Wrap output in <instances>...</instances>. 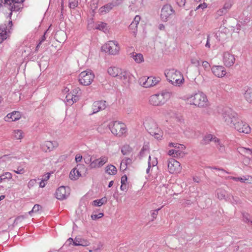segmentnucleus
Listing matches in <instances>:
<instances>
[{"label": "nucleus", "instance_id": "3c124183", "mask_svg": "<svg viewBox=\"0 0 252 252\" xmlns=\"http://www.w3.org/2000/svg\"><path fill=\"white\" fill-rule=\"evenodd\" d=\"M72 96H73V94H68L66 96V101L68 103L69 105H70V102L72 100Z\"/></svg>", "mask_w": 252, "mask_h": 252}, {"label": "nucleus", "instance_id": "4468645a", "mask_svg": "<svg viewBox=\"0 0 252 252\" xmlns=\"http://www.w3.org/2000/svg\"><path fill=\"white\" fill-rule=\"evenodd\" d=\"M58 146L56 141H46L41 145V150L45 152H50Z\"/></svg>", "mask_w": 252, "mask_h": 252}, {"label": "nucleus", "instance_id": "a18cd8bd", "mask_svg": "<svg viewBox=\"0 0 252 252\" xmlns=\"http://www.w3.org/2000/svg\"><path fill=\"white\" fill-rule=\"evenodd\" d=\"M137 25L136 24H135L133 22H132L131 24L129 26V29L131 30H133L132 32L134 34L137 32Z\"/></svg>", "mask_w": 252, "mask_h": 252}, {"label": "nucleus", "instance_id": "c03bdc74", "mask_svg": "<svg viewBox=\"0 0 252 252\" xmlns=\"http://www.w3.org/2000/svg\"><path fill=\"white\" fill-rule=\"evenodd\" d=\"M243 221L246 223H251V221H252L250 219V215L248 213H243Z\"/></svg>", "mask_w": 252, "mask_h": 252}, {"label": "nucleus", "instance_id": "c756f323", "mask_svg": "<svg viewBox=\"0 0 252 252\" xmlns=\"http://www.w3.org/2000/svg\"><path fill=\"white\" fill-rule=\"evenodd\" d=\"M7 27H0V43L7 38Z\"/></svg>", "mask_w": 252, "mask_h": 252}, {"label": "nucleus", "instance_id": "393cba45", "mask_svg": "<svg viewBox=\"0 0 252 252\" xmlns=\"http://www.w3.org/2000/svg\"><path fill=\"white\" fill-rule=\"evenodd\" d=\"M130 56L137 63H139L144 61V58L142 54L132 52L130 54Z\"/></svg>", "mask_w": 252, "mask_h": 252}, {"label": "nucleus", "instance_id": "a211bd4d", "mask_svg": "<svg viewBox=\"0 0 252 252\" xmlns=\"http://www.w3.org/2000/svg\"><path fill=\"white\" fill-rule=\"evenodd\" d=\"M211 69L213 73L218 77H222L226 74L224 67L221 65H214Z\"/></svg>", "mask_w": 252, "mask_h": 252}, {"label": "nucleus", "instance_id": "6e6552de", "mask_svg": "<svg viewBox=\"0 0 252 252\" xmlns=\"http://www.w3.org/2000/svg\"><path fill=\"white\" fill-rule=\"evenodd\" d=\"M165 96H169V93L166 92L152 95L149 98V102L154 106L161 105L165 103Z\"/></svg>", "mask_w": 252, "mask_h": 252}, {"label": "nucleus", "instance_id": "338daca9", "mask_svg": "<svg viewBox=\"0 0 252 252\" xmlns=\"http://www.w3.org/2000/svg\"><path fill=\"white\" fill-rule=\"evenodd\" d=\"M127 178L126 175H123L121 177V184H126V183L127 182Z\"/></svg>", "mask_w": 252, "mask_h": 252}, {"label": "nucleus", "instance_id": "f3484780", "mask_svg": "<svg viewBox=\"0 0 252 252\" xmlns=\"http://www.w3.org/2000/svg\"><path fill=\"white\" fill-rule=\"evenodd\" d=\"M122 0H114L111 2L107 3L104 5L103 6L100 8V12L101 13H106L109 12L112 8L116 6L119 5L121 2L119 1H122Z\"/></svg>", "mask_w": 252, "mask_h": 252}, {"label": "nucleus", "instance_id": "5fc2aeb1", "mask_svg": "<svg viewBox=\"0 0 252 252\" xmlns=\"http://www.w3.org/2000/svg\"><path fill=\"white\" fill-rule=\"evenodd\" d=\"M80 94H74L72 96V100L70 102V105H72L73 103L77 102L79 100V96Z\"/></svg>", "mask_w": 252, "mask_h": 252}, {"label": "nucleus", "instance_id": "6ab92c4d", "mask_svg": "<svg viewBox=\"0 0 252 252\" xmlns=\"http://www.w3.org/2000/svg\"><path fill=\"white\" fill-rule=\"evenodd\" d=\"M106 107L105 101H95L93 105V113H95L99 111L104 110Z\"/></svg>", "mask_w": 252, "mask_h": 252}, {"label": "nucleus", "instance_id": "ea45409f", "mask_svg": "<svg viewBox=\"0 0 252 252\" xmlns=\"http://www.w3.org/2000/svg\"><path fill=\"white\" fill-rule=\"evenodd\" d=\"M69 6L70 8L74 9L78 5V1L76 0H69Z\"/></svg>", "mask_w": 252, "mask_h": 252}, {"label": "nucleus", "instance_id": "bb28decb", "mask_svg": "<svg viewBox=\"0 0 252 252\" xmlns=\"http://www.w3.org/2000/svg\"><path fill=\"white\" fill-rule=\"evenodd\" d=\"M214 141L215 142H219V139L213 136L212 134H208L205 136L203 139V144H208L210 141Z\"/></svg>", "mask_w": 252, "mask_h": 252}, {"label": "nucleus", "instance_id": "a878e982", "mask_svg": "<svg viewBox=\"0 0 252 252\" xmlns=\"http://www.w3.org/2000/svg\"><path fill=\"white\" fill-rule=\"evenodd\" d=\"M84 166L83 164H78L75 168L71 170L69 174V178L71 180H76L78 179V175H76V170L78 169V167L83 168Z\"/></svg>", "mask_w": 252, "mask_h": 252}, {"label": "nucleus", "instance_id": "a19ab883", "mask_svg": "<svg viewBox=\"0 0 252 252\" xmlns=\"http://www.w3.org/2000/svg\"><path fill=\"white\" fill-rule=\"evenodd\" d=\"M190 62L191 64H193L195 66H198L200 65V62L198 58L192 57L190 59Z\"/></svg>", "mask_w": 252, "mask_h": 252}, {"label": "nucleus", "instance_id": "c9c22d12", "mask_svg": "<svg viewBox=\"0 0 252 252\" xmlns=\"http://www.w3.org/2000/svg\"><path fill=\"white\" fill-rule=\"evenodd\" d=\"M245 97L249 102H252V89L249 88L245 93Z\"/></svg>", "mask_w": 252, "mask_h": 252}, {"label": "nucleus", "instance_id": "f704fd0d", "mask_svg": "<svg viewBox=\"0 0 252 252\" xmlns=\"http://www.w3.org/2000/svg\"><path fill=\"white\" fill-rule=\"evenodd\" d=\"M182 153V149H172L169 151L168 155L173 157L180 156Z\"/></svg>", "mask_w": 252, "mask_h": 252}, {"label": "nucleus", "instance_id": "e433bc0d", "mask_svg": "<svg viewBox=\"0 0 252 252\" xmlns=\"http://www.w3.org/2000/svg\"><path fill=\"white\" fill-rule=\"evenodd\" d=\"M217 194L218 198L220 200L225 199L226 191L224 190L221 189H218L217 190Z\"/></svg>", "mask_w": 252, "mask_h": 252}, {"label": "nucleus", "instance_id": "0eeeda50", "mask_svg": "<svg viewBox=\"0 0 252 252\" xmlns=\"http://www.w3.org/2000/svg\"><path fill=\"white\" fill-rule=\"evenodd\" d=\"M101 49L109 54L116 55L119 51L120 47L117 41H109L102 46Z\"/></svg>", "mask_w": 252, "mask_h": 252}, {"label": "nucleus", "instance_id": "79ce46f5", "mask_svg": "<svg viewBox=\"0 0 252 252\" xmlns=\"http://www.w3.org/2000/svg\"><path fill=\"white\" fill-rule=\"evenodd\" d=\"M148 150H149L148 146L147 145H144L142 147L141 150L140 152L139 155L140 158H142V157H143L144 156V154H145V152L148 151Z\"/></svg>", "mask_w": 252, "mask_h": 252}, {"label": "nucleus", "instance_id": "b1692460", "mask_svg": "<svg viewBox=\"0 0 252 252\" xmlns=\"http://www.w3.org/2000/svg\"><path fill=\"white\" fill-rule=\"evenodd\" d=\"M89 244L88 241L79 237H76L74 239V242H73L74 246H88Z\"/></svg>", "mask_w": 252, "mask_h": 252}, {"label": "nucleus", "instance_id": "20e7f679", "mask_svg": "<svg viewBox=\"0 0 252 252\" xmlns=\"http://www.w3.org/2000/svg\"><path fill=\"white\" fill-rule=\"evenodd\" d=\"M109 128L111 132L119 137L122 136L126 132V125L122 123L115 121L109 125Z\"/></svg>", "mask_w": 252, "mask_h": 252}, {"label": "nucleus", "instance_id": "f8f14e48", "mask_svg": "<svg viewBox=\"0 0 252 252\" xmlns=\"http://www.w3.org/2000/svg\"><path fill=\"white\" fill-rule=\"evenodd\" d=\"M175 12L172 6L170 4L163 5L161 10L160 17L163 21H167Z\"/></svg>", "mask_w": 252, "mask_h": 252}, {"label": "nucleus", "instance_id": "de8ad7c7", "mask_svg": "<svg viewBox=\"0 0 252 252\" xmlns=\"http://www.w3.org/2000/svg\"><path fill=\"white\" fill-rule=\"evenodd\" d=\"M216 143H217V148L219 149V150L221 153L224 152V151H225L224 146L223 144H220V141L219 142H216Z\"/></svg>", "mask_w": 252, "mask_h": 252}, {"label": "nucleus", "instance_id": "9b49d317", "mask_svg": "<svg viewBox=\"0 0 252 252\" xmlns=\"http://www.w3.org/2000/svg\"><path fill=\"white\" fill-rule=\"evenodd\" d=\"M232 127L234 128L239 132L245 133L246 134L249 133L251 130V128L248 124L239 119L234 124H233Z\"/></svg>", "mask_w": 252, "mask_h": 252}, {"label": "nucleus", "instance_id": "412c9836", "mask_svg": "<svg viewBox=\"0 0 252 252\" xmlns=\"http://www.w3.org/2000/svg\"><path fill=\"white\" fill-rule=\"evenodd\" d=\"M144 126L148 132H150L151 129H155L158 126L155 121L152 119H147L144 123Z\"/></svg>", "mask_w": 252, "mask_h": 252}, {"label": "nucleus", "instance_id": "aec40b11", "mask_svg": "<svg viewBox=\"0 0 252 252\" xmlns=\"http://www.w3.org/2000/svg\"><path fill=\"white\" fill-rule=\"evenodd\" d=\"M21 3H16L15 1H10V2H8V3H5L4 2V4H6L9 6V9L11 10V12L9 14V16H10L12 15V12L13 11H18L20 9L22 8L23 7L21 6Z\"/></svg>", "mask_w": 252, "mask_h": 252}, {"label": "nucleus", "instance_id": "4be33fe9", "mask_svg": "<svg viewBox=\"0 0 252 252\" xmlns=\"http://www.w3.org/2000/svg\"><path fill=\"white\" fill-rule=\"evenodd\" d=\"M21 117V114L19 111H13L12 113H9L7 115L6 121H9V119H11V121H16L19 120Z\"/></svg>", "mask_w": 252, "mask_h": 252}, {"label": "nucleus", "instance_id": "7c9ffc66", "mask_svg": "<svg viewBox=\"0 0 252 252\" xmlns=\"http://www.w3.org/2000/svg\"><path fill=\"white\" fill-rule=\"evenodd\" d=\"M107 202V198L103 197L99 199H96L93 201L92 205L94 206H101L103 204H105Z\"/></svg>", "mask_w": 252, "mask_h": 252}, {"label": "nucleus", "instance_id": "f257e3e1", "mask_svg": "<svg viewBox=\"0 0 252 252\" xmlns=\"http://www.w3.org/2000/svg\"><path fill=\"white\" fill-rule=\"evenodd\" d=\"M107 71L109 75L122 80L124 83L126 84L129 82L130 74L127 71L114 66L108 68Z\"/></svg>", "mask_w": 252, "mask_h": 252}, {"label": "nucleus", "instance_id": "774afa93", "mask_svg": "<svg viewBox=\"0 0 252 252\" xmlns=\"http://www.w3.org/2000/svg\"><path fill=\"white\" fill-rule=\"evenodd\" d=\"M73 94H81V90L79 88H77L76 89H75L73 91Z\"/></svg>", "mask_w": 252, "mask_h": 252}, {"label": "nucleus", "instance_id": "052dcab7", "mask_svg": "<svg viewBox=\"0 0 252 252\" xmlns=\"http://www.w3.org/2000/svg\"><path fill=\"white\" fill-rule=\"evenodd\" d=\"M126 163L127 165L128 164H130L132 163V160L129 158H126L123 160V163Z\"/></svg>", "mask_w": 252, "mask_h": 252}, {"label": "nucleus", "instance_id": "4c0bfd02", "mask_svg": "<svg viewBox=\"0 0 252 252\" xmlns=\"http://www.w3.org/2000/svg\"><path fill=\"white\" fill-rule=\"evenodd\" d=\"M14 137L17 139H21L23 138V132L22 130L16 129L13 131Z\"/></svg>", "mask_w": 252, "mask_h": 252}, {"label": "nucleus", "instance_id": "39448f33", "mask_svg": "<svg viewBox=\"0 0 252 252\" xmlns=\"http://www.w3.org/2000/svg\"><path fill=\"white\" fill-rule=\"evenodd\" d=\"M222 116L224 121L230 127H232L233 124L238 119L237 113L230 108L225 109Z\"/></svg>", "mask_w": 252, "mask_h": 252}, {"label": "nucleus", "instance_id": "7ed1b4c3", "mask_svg": "<svg viewBox=\"0 0 252 252\" xmlns=\"http://www.w3.org/2000/svg\"><path fill=\"white\" fill-rule=\"evenodd\" d=\"M191 104L198 107H204L207 104V98L206 95L203 93H196L188 98Z\"/></svg>", "mask_w": 252, "mask_h": 252}, {"label": "nucleus", "instance_id": "6e6d98bb", "mask_svg": "<svg viewBox=\"0 0 252 252\" xmlns=\"http://www.w3.org/2000/svg\"><path fill=\"white\" fill-rule=\"evenodd\" d=\"M202 66L205 70H209L210 67L209 63L207 61L202 62Z\"/></svg>", "mask_w": 252, "mask_h": 252}, {"label": "nucleus", "instance_id": "0e129e2a", "mask_svg": "<svg viewBox=\"0 0 252 252\" xmlns=\"http://www.w3.org/2000/svg\"><path fill=\"white\" fill-rule=\"evenodd\" d=\"M148 164V168H147V169L146 170V173L147 174H148L149 173L150 169V168L151 167V156H149Z\"/></svg>", "mask_w": 252, "mask_h": 252}, {"label": "nucleus", "instance_id": "680f3d73", "mask_svg": "<svg viewBox=\"0 0 252 252\" xmlns=\"http://www.w3.org/2000/svg\"><path fill=\"white\" fill-rule=\"evenodd\" d=\"M207 4L204 2L203 3H201V4H200L196 8V10L198 9H200V8H201L202 9H204L205 8L207 7Z\"/></svg>", "mask_w": 252, "mask_h": 252}, {"label": "nucleus", "instance_id": "8fccbe9b", "mask_svg": "<svg viewBox=\"0 0 252 252\" xmlns=\"http://www.w3.org/2000/svg\"><path fill=\"white\" fill-rule=\"evenodd\" d=\"M3 180L5 179H10L12 178V174L10 172H5L1 175Z\"/></svg>", "mask_w": 252, "mask_h": 252}, {"label": "nucleus", "instance_id": "e2e57ef3", "mask_svg": "<svg viewBox=\"0 0 252 252\" xmlns=\"http://www.w3.org/2000/svg\"><path fill=\"white\" fill-rule=\"evenodd\" d=\"M140 19H141V17H140V16L136 15L135 17V18H134L133 21H132V22L134 23L135 24H136L137 25H138L139 22V21L140 20Z\"/></svg>", "mask_w": 252, "mask_h": 252}, {"label": "nucleus", "instance_id": "58836bf2", "mask_svg": "<svg viewBox=\"0 0 252 252\" xmlns=\"http://www.w3.org/2000/svg\"><path fill=\"white\" fill-rule=\"evenodd\" d=\"M169 146L172 147H174L176 149H181L182 150H184L185 149V147L184 145H181V144H179L178 143H169Z\"/></svg>", "mask_w": 252, "mask_h": 252}, {"label": "nucleus", "instance_id": "cd10ccee", "mask_svg": "<svg viewBox=\"0 0 252 252\" xmlns=\"http://www.w3.org/2000/svg\"><path fill=\"white\" fill-rule=\"evenodd\" d=\"M238 152L246 157H249L250 156H252V149L241 147L238 149Z\"/></svg>", "mask_w": 252, "mask_h": 252}, {"label": "nucleus", "instance_id": "c85d7f7f", "mask_svg": "<svg viewBox=\"0 0 252 252\" xmlns=\"http://www.w3.org/2000/svg\"><path fill=\"white\" fill-rule=\"evenodd\" d=\"M168 186V185H166L165 184H162L158 187H157L156 190L161 195H165L166 194H167V189Z\"/></svg>", "mask_w": 252, "mask_h": 252}, {"label": "nucleus", "instance_id": "bf43d9fd", "mask_svg": "<svg viewBox=\"0 0 252 252\" xmlns=\"http://www.w3.org/2000/svg\"><path fill=\"white\" fill-rule=\"evenodd\" d=\"M14 172L16 173L17 174H23L25 172V170L23 168H22L21 167H18L17 170H14Z\"/></svg>", "mask_w": 252, "mask_h": 252}, {"label": "nucleus", "instance_id": "864d4df0", "mask_svg": "<svg viewBox=\"0 0 252 252\" xmlns=\"http://www.w3.org/2000/svg\"><path fill=\"white\" fill-rule=\"evenodd\" d=\"M162 207V206L160 208H158V209L153 211V212L151 214V216L154 219H156L157 215L158 214V211L160 210Z\"/></svg>", "mask_w": 252, "mask_h": 252}, {"label": "nucleus", "instance_id": "72a5a7b5", "mask_svg": "<svg viewBox=\"0 0 252 252\" xmlns=\"http://www.w3.org/2000/svg\"><path fill=\"white\" fill-rule=\"evenodd\" d=\"M132 152V148L128 145H124L121 148V152L124 155H128Z\"/></svg>", "mask_w": 252, "mask_h": 252}, {"label": "nucleus", "instance_id": "49530a36", "mask_svg": "<svg viewBox=\"0 0 252 252\" xmlns=\"http://www.w3.org/2000/svg\"><path fill=\"white\" fill-rule=\"evenodd\" d=\"M104 216L103 213H100L98 214H93L91 215V218L94 220H96L98 219L102 218Z\"/></svg>", "mask_w": 252, "mask_h": 252}, {"label": "nucleus", "instance_id": "4d7b16f0", "mask_svg": "<svg viewBox=\"0 0 252 252\" xmlns=\"http://www.w3.org/2000/svg\"><path fill=\"white\" fill-rule=\"evenodd\" d=\"M177 4L180 7L183 6L186 3V0H177Z\"/></svg>", "mask_w": 252, "mask_h": 252}, {"label": "nucleus", "instance_id": "1a4fd4ad", "mask_svg": "<svg viewBox=\"0 0 252 252\" xmlns=\"http://www.w3.org/2000/svg\"><path fill=\"white\" fill-rule=\"evenodd\" d=\"M159 77L156 78L153 76L143 77L140 78V84L145 88H149L157 84L160 81Z\"/></svg>", "mask_w": 252, "mask_h": 252}, {"label": "nucleus", "instance_id": "2eb2a0df", "mask_svg": "<svg viewBox=\"0 0 252 252\" xmlns=\"http://www.w3.org/2000/svg\"><path fill=\"white\" fill-rule=\"evenodd\" d=\"M108 161V158L103 156L99 158L96 159L91 162L89 165L90 168H99L102 166Z\"/></svg>", "mask_w": 252, "mask_h": 252}, {"label": "nucleus", "instance_id": "2f4dec72", "mask_svg": "<svg viewBox=\"0 0 252 252\" xmlns=\"http://www.w3.org/2000/svg\"><path fill=\"white\" fill-rule=\"evenodd\" d=\"M116 167L112 164L108 165L105 167V172L109 175H114L117 173Z\"/></svg>", "mask_w": 252, "mask_h": 252}, {"label": "nucleus", "instance_id": "603ef678", "mask_svg": "<svg viewBox=\"0 0 252 252\" xmlns=\"http://www.w3.org/2000/svg\"><path fill=\"white\" fill-rule=\"evenodd\" d=\"M42 207L39 204H35L34 205L32 209V212H34V213L37 212L40 209H41Z\"/></svg>", "mask_w": 252, "mask_h": 252}, {"label": "nucleus", "instance_id": "5701e85b", "mask_svg": "<svg viewBox=\"0 0 252 252\" xmlns=\"http://www.w3.org/2000/svg\"><path fill=\"white\" fill-rule=\"evenodd\" d=\"M150 129V132L149 133L152 135L155 136V137L157 139H160L161 138L162 136V132L161 131L160 129L158 128L157 126L156 128H155V129Z\"/></svg>", "mask_w": 252, "mask_h": 252}, {"label": "nucleus", "instance_id": "9d476101", "mask_svg": "<svg viewBox=\"0 0 252 252\" xmlns=\"http://www.w3.org/2000/svg\"><path fill=\"white\" fill-rule=\"evenodd\" d=\"M168 169L171 174H177L181 172L182 167L179 162L173 158H170L168 160Z\"/></svg>", "mask_w": 252, "mask_h": 252}, {"label": "nucleus", "instance_id": "423d86ee", "mask_svg": "<svg viewBox=\"0 0 252 252\" xmlns=\"http://www.w3.org/2000/svg\"><path fill=\"white\" fill-rule=\"evenodd\" d=\"M94 75L90 70H86L82 72L79 76V81L80 83L84 86L90 85L93 82Z\"/></svg>", "mask_w": 252, "mask_h": 252}, {"label": "nucleus", "instance_id": "dca6fc26", "mask_svg": "<svg viewBox=\"0 0 252 252\" xmlns=\"http://www.w3.org/2000/svg\"><path fill=\"white\" fill-rule=\"evenodd\" d=\"M223 61L225 66L230 67L234 64L235 62V58L233 55L226 52L223 54Z\"/></svg>", "mask_w": 252, "mask_h": 252}, {"label": "nucleus", "instance_id": "69168bd1", "mask_svg": "<svg viewBox=\"0 0 252 252\" xmlns=\"http://www.w3.org/2000/svg\"><path fill=\"white\" fill-rule=\"evenodd\" d=\"M36 183V180L35 179H33V180H31L29 181V182L28 183V187L29 188H31V187H32V186H33V185L35 184Z\"/></svg>", "mask_w": 252, "mask_h": 252}, {"label": "nucleus", "instance_id": "473e14b6", "mask_svg": "<svg viewBox=\"0 0 252 252\" xmlns=\"http://www.w3.org/2000/svg\"><path fill=\"white\" fill-rule=\"evenodd\" d=\"M231 179H232L235 181H240L242 183L245 182L246 181H249L250 182H248L249 183L252 182V177L249 176L243 177H231Z\"/></svg>", "mask_w": 252, "mask_h": 252}, {"label": "nucleus", "instance_id": "f03ea898", "mask_svg": "<svg viewBox=\"0 0 252 252\" xmlns=\"http://www.w3.org/2000/svg\"><path fill=\"white\" fill-rule=\"evenodd\" d=\"M166 77L168 80L174 86H179L183 83L184 79L181 73L174 69L169 70L167 73H165Z\"/></svg>", "mask_w": 252, "mask_h": 252}, {"label": "nucleus", "instance_id": "37998d69", "mask_svg": "<svg viewBox=\"0 0 252 252\" xmlns=\"http://www.w3.org/2000/svg\"><path fill=\"white\" fill-rule=\"evenodd\" d=\"M107 24L105 23L101 22L99 24H98L95 27L96 29H98L99 30L104 31L106 27Z\"/></svg>", "mask_w": 252, "mask_h": 252}, {"label": "nucleus", "instance_id": "09e8293b", "mask_svg": "<svg viewBox=\"0 0 252 252\" xmlns=\"http://www.w3.org/2000/svg\"><path fill=\"white\" fill-rule=\"evenodd\" d=\"M25 218L23 216L17 217L14 221V224L17 225L19 222H21Z\"/></svg>", "mask_w": 252, "mask_h": 252}, {"label": "nucleus", "instance_id": "13d9d810", "mask_svg": "<svg viewBox=\"0 0 252 252\" xmlns=\"http://www.w3.org/2000/svg\"><path fill=\"white\" fill-rule=\"evenodd\" d=\"M158 164V160H157V158H153V159H152L151 158V166H155L157 165Z\"/></svg>", "mask_w": 252, "mask_h": 252}, {"label": "nucleus", "instance_id": "ddd939ff", "mask_svg": "<svg viewBox=\"0 0 252 252\" xmlns=\"http://www.w3.org/2000/svg\"><path fill=\"white\" fill-rule=\"evenodd\" d=\"M70 194V188L68 187L61 186L56 192V197L61 200L65 199Z\"/></svg>", "mask_w": 252, "mask_h": 252}]
</instances>
